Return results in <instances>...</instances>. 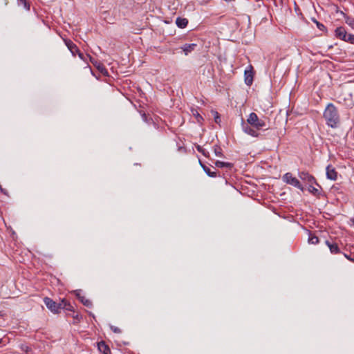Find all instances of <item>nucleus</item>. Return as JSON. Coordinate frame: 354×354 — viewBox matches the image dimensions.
Instances as JSON below:
<instances>
[{
  "mask_svg": "<svg viewBox=\"0 0 354 354\" xmlns=\"http://www.w3.org/2000/svg\"><path fill=\"white\" fill-rule=\"evenodd\" d=\"M326 124L332 128H336L339 123V115L333 104H328L324 112Z\"/></svg>",
  "mask_w": 354,
  "mask_h": 354,
  "instance_id": "obj_1",
  "label": "nucleus"
},
{
  "mask_svg": "<svg viewBox=\"0 0 354 354\" xmlns=\"http://www.w3.org/2000/svg\"><path fill=\"white\" fill-rule=\"evenodd\" d=\"M247 122L250 124V125L254 127L257 130H261L266 127L265 121L259 119L255 113H251L249 115Z\"/></svg>",
  "mask_w": 354,
  "mask_h": 354,
  "instance_id": "obj_2",
  "label": "nucleus"
},
{
  "mask_svg": "<svg viewBox=\"0 0 354 354\" xmlns=\"http://www.w3.org/2000/svg\"><path fill=\"white\" fill-rule=\"evenodd\" d=\"M283 180L287 184L291 185L300 190L304 191V187L301 185L299 180L295 177H293L291 173L288 172L285 174L283 176Z\"/></svg>",
  "mask_w": 354,
  "mask_h": 354,
  "instance_id": "obj_3",
  "label": "nucleus"
},
{
  "mask_svg": "<svg viewBox=\"0 0 354 354\" xmlns=\"http://www.w3.org/2000/svg\"><path fill=\"white\" fill-rule=\"evenodd\" d=\"M44 302L46 307L54 314L59 313L60 307H59L58 303L53 301L49 297H44Z\"/></svg>",
  "mask_w": 354,
  "mask_h": 354,
  "instance_id": "obj_4",
  "label": "nucleus"
},
{
  "mask_svg": "<svg viewBox=\"0 0 354 354\" xmlns=\"http://www.w3.org/2000/svg\"><path fill=\"white\" fill-rule=\"evenodd\" d=\"M241 127L242 130L246 134L255 138L259 136V133L258 132L259 130H257L254 127L250 125L248 122L246 123L244 121H242Z\"/></svg>",
  "mask_w": 354,
  "mask_h": 354,
  "instance_id": "obj_5",
  "label": "nucleus"
},
{
  "mask_svg": "<svg viewBox=\"0 0 354 354\" xmlns=\"http://www.w3.org/2000/svg\"><path fill=\"white\" fill-rule=\"evenodd\" d=\"M64 43L73 55L75 56L76 54H78L79 57L81 59H83V54L80 51L77 46L72 41L69 39H64Z\"/></svg>",
  "mask_w": 354,
  "mask_h": 354,
  "instance_id": "obj_6",
  "label": "nucleus"
},
{
  "mask_svg": "<svg viewBox=\"0 0 354 354\" xmlns=\"http://www.w3.org/2000/svg\"><path fill=\"white\" fill-rule=\"evenodd\" d=\"M299 177L301 179V180L304 181L305 183L309 184H316L317 186L319 187V185L317 183L315 178L314 176L310 175L307 171H300L299 173Z\"/></svg>",
  "mask_w": 354,
  "mask_h": 354,
  "instance_id": "obj_7",
  "label": "nucleus"
},
{
  "mask_svg": "<svg viewBox=\"0 0 354 354\" xmlns=\"http://www.w3.org/2000/svg\"><path fill=\"white\" fill-rule=\"evenodd\" d=\"M335 35L337 38L344 41L347 37V32L344 27H338L335 30Z\"/></svg>",
  "mask_w": 354,
  "mask_h": 354,
  "instance_id": "obj_8",
  "label": "nucleus"
},
{
  "mask_svg": "<svg viewBox=\"0 0 354 354\" xmlns=\"http://www.w3.org/2000/svg\"><path fill=\"white\" fill-rule=\"evenodd\" d=\"M326 176L330 180H336L337 178V172L335 171V168L328 165L326 167Z\"/></svg>",
  "mask_w": 354,
  "mask_h": 354,
  "instance_id": "obj_9",
  "label": "nucleus"
},
{
  "mask_svg": "<svg viewBox=\"0 0 354 354\" xmlns=\"http://www.w3.org/2000/svg\"><path fill=\"white\" fill-rule=\"evenodd\" d=\"M326 245L329 248L330 251L332 254H339L341 252L338 245L334 242H330L329 241H326Z\"/></svg>",
  "mask_w": 354,
  "mask_h": 354,
  "instance_id": "obj_10",
  "label": "nucleus"
},
{
  "mask_svg": "<svg viewBox=\"0 0 354 354\" xmlns=\"http://www.w3.org/2000/svg\"><path fill=\"white\" fill-rule=\"evenodd\" d=\"M97 347L100 352L102 354H110L111 353L109 347L103 341L97 344Z\"/></svg>",
  "mask_w": 354,
  "mask_h": 354,
  "instance_id": "obj_11",
  "label": "nucleus"
},
{
  "mask_svg": "<svg viewBox=\"0 0 354 354\" xmlns=\"http://www.w3.org/2000/svg\"><path fill=\"white\" fill-rule=\"evenodd\" d=\"M196 44H185L180 47L183 51L185 53L186 55H187L189 53L193 51L196 47Z\"/></svg>",
  "mask_w": 354,
  "mask_h": 354,
  "instance_id": "obj_12",
  "label": "nucleus"
},
{
  "mask_svg": "<svg viewBox=\"0 0 354 354\" xmlns=\"http://www.w3.org/2000/svg\"><path fill=\"white\" fill-rule=\"evenodd\" d=\"M339 13L343 15L345 23L348 25L351 28L354 29V18L346 15L344 12L339 11Z\"/></svg>",
  "mask_w": 354,
  "mask_h": 354,
  "instance_id": "obj_13",
  "label": "nucleus"
},
{
  "mask_svg": "<svg viewBox=\"0 0 354 354\" xmlns=\"http://www.w3.org/2000/svg\"><path fill=\"white\" fill-rule=\"evenodd\" d=\"M253 81V73L251 70L245 71V82L248 86L252 84Z\"/></svg>",
  "mask_w": 354,
  "mask_h": 354,
  "instance_id": "obj_14",
  "label": "nucleus"
},
{
  "mask_svg": "<svg viewBox=\"0 0 354 354\" xmlns=\"http://www.w3.org/2000/svg\"><path fill=\"white\" fill-rule=\"evenodd\" d=\"M215 165L216 167H221V168L226 167V168L231 169L233 167L232 163L225 162H223V161H220V160L216 161Z\"/></svg>",
  "mask_w": 354,
  "mask_h": 354,
  "instance_id": "obj_15",
  "label": "nucleus"
},
{
  "mask_svg": "<svg viewBox=\"0 0 354 354\" xmlns=\"http://www.w3.org/2000/svg\"><path fill=\"white\" fill-rule=\"evenodd\" d=\"M188 21L186 19H182L180 17H178L176 20V25L181 28H183L187 26Z\"/></svg>",
  "mask_w": 354,
  "mask_h": 354,
  "instance_id": "obj_16",
  "label": "nucleus"
},
{
  "mask_svg": "<svg viewBox=\"0 0 354 354\" xmlns=\"http://www.w3.org/2000/svg\"><path fill=\"white\" fill-rule=\"evenodd\" d=\"M200 165L203 167L204 171L210 177H216V173L215 171H212L210 169L205 165H204L201 160H199Z\"/></svg>",
  "mask_w": 354,
  "mask_h": 354,
  "instance_id": "obj_17",
  "label": "nucleus"
},
{
  "mask_svg": "<svg viewBox=\"0 0 354 354\" xmlns=\"http://www.w3.org/2000/svg\"><path fill=\"white\" fill-rule=\"evenodd\" d=\"M77 295V297L78 299H80V301L86 306L87 307H91L92 306V302L87 298H86V297L84 296H81L80 295Z\"/></svg>",
  "mask_w": 354,
  "mask_h": 354,
  "instance_id": "obj_18",
  "label": "nucleus"
},
{
  "mask_svg": "<svg viewBox=\"0 0 354 354\" xmlns=\"http://www.w3.org/2000/svg\"><path fill=\"white\" fill-rule=\"evenodd\" d=\"M308 243L314 245L317 244L319 243V238L315 234L310 233L308 237Z\"/></svg>",
  "mask_w": 354,
  "mask_h": 354,
  "instance_id": "obj_19",
  "label": "nucleus"
},
{
  "mask_svg": "<svg viewBox=\"0 0 354 354\" xmlns=\"http://www.w3.org/2000/svg\"><path fill=\"white\" fill-rule=\"evenodd\" d=\"M214 152L215 155L216 156H218V157H223V152H222V149L218 145H215L214 147Z\"/></svg>",
  "mask_w": 354,
  "mask_h": 354,
  "instance_id": "obj_20",
  "label": "nucleus"
},
{
  "mask_svg": "<svg viewBox=\"0 0 354 354\" xmlns=\"http://www.w3.org/2000/svg\"><path fill=\"white\" fill-rule=\"evenodd\" d=\"M18 1V4L20 5V6H23L24 8L27 10H30V4L27 1V0H17Z\"/></svg>",
  "mask_w": 354,
  "mask_h": 354,
  "instance_id": "obj_21",
  "label": "nucleus"
},
{
  "mask_svg": "<svg viewBox=\"0 0 354 354\" xmlns=\"http://www.w3.org/2000/svg\"><path fill=\"white\" fill-rule=\"evenodd\" d=\"M313 184H310L308 187V191L314 195H319V191L318 189L313 186Z\"/></svg>",
  "mask_w": 354,
  "mask_h": 354,
  "instance_id": "obj_22",
  "label": "nucleus"
},
{
  "mask_svg": "<svg viewBox=\"0 0 354 354\" xmlns=\"http://www.w3.org/2000/svg\"><path fill=\"white\" fill-rule=\"evenodd\" d=\"M192 114L196 118L197 122H201L203 120V117L198 113L196 110H192Z\"/></svg>",
  "mask_w": 354,
  "mask_h": 354,
  "instance_id": "obj_23",
  "label": "nucleus"
},
{
  "mask_svg": "<svg viewBox=\"0 0 354 354\" xmlns=\"http://www.w3.org/2000/svg\"><path fill=\"white\" fill-rule=\"evenodd\" d=\"M212 113L214 118L215 122L219 124V122H221V118L218 113L216 111H212Z\"/></svg>",
  "mask_w": 354,
  "mask_h": 354,
  "instance_id": "obj_24",
  "label": "nucleus"
},
{
  "mask_svg": "<svg viewBox=\"0 0 354 354\" xmlns=\"http://www.w3.org/2000/svg\"><path fill=\"white\" fill-rule=\"evenodd\" d=\"M344 41L348 42L351 44H354V35L347 33V37H346V39L344 40Z\"/></svg>",
  "mask_w": 354,
  "mask_h": 354,
  "instance_id": "obj_25",
  "label": "nucleus"
},
{
  "mask_svg": "<svg viewBox=\"0 0 354 354\" xmlns=\"http://www.w3.org/2000/svg\"><path fill=\"white\" fill-rule=\"evenodd\" d=\"M68 301L64 299H62L59 303H58L59 307H60L61 309H64V306L67 304Z\"/></svg>",
  "mask_w": 354,
  "mask_h": 354,
  "instance_id": "obj_26",
  "label": "nucleus"
},
{
  "mask_svg": "<svg viewBox=\"0 0 354 354\" xmlns=\"http://www.w3.org/2000/svg\"><path fill=\"white\" fill-rule=\"evenodd\" d=\"M64 309L68 311H74L73 306L68 302L66 305L64 306Z\"/></svg>",
  "mask_w": 354,
  "mask_h": 354,
  "instance_id": "obj_27",
  "label": "nucleus"
},
{
  "mask_svg": "<svg viewBox=\"0 0 354 354\" xmlns=\"http://www.w3.org/2000/svg\"><path fill=\"white\" fill-rule=\"evenodd\" d=\"M111 330L115 333H120L122 330L117 326H110Z\"/></svg>",
  "mask_w": 354,
  "mask_h": 354,
  "instance_id": "obj_28",
  "label": "nucleus"
},
{
  "mask_svg": "<svg viewBox=\"0 0 354 354\" xmlns=\"http://www.w3.org/2000/svg\"><path fill=\"white\" fill-rule=\"evenodd\" d=\"M316 24L319 30H323L324 28H325V26L322 24H320L318 21H316Z\"/></svg>",
  "mask_w": 354,
  "mask_h": 354,
  "instance_id": "obj_29",
  "label": "nucleus"
},
{
  "mask_svg": "<svg viewBox=\"0 0 354 354\" xmlns=\"http://www.w3.org/2000/svg\"><path fill=\"white\" fill-rule=\"evenodd\" d=\"M201 153H202L204 156H205V157H209V152H208L207 150H205V149H203V152H201Z\"/></svg>",
  "mask_w": 354,
  "mask_h": 354,
  "instance_id": "obj_30",
  "label": "nucleus"
},
{
  "mask_svg": "<svg viewBox=\"0 0 354 354\" xmlns=\"http://www.w3.org/2000/svg\"><path fill=\"white\" fill-rule=\"evenodd\" d=\"M196 148L198 152H200V153L203 152L204 148H203L201 146L197 145Z\"/></svg>",
  "mask_w": 354,
  "mask_h": 354,
  "instance_id": "obj_31",
  "label": "nucleus"
},
{
  "mask_svg": "<svg viewBox=\"0 0 354 354\" xmlns=\"http://www.w3.org/2000/svg\"><path fill=\"white\" fill-rule=\"evenodd\" d=\"M142 119L145 120V122H148V121H147V117L146 113H143L142 114Z\"/></svg>",
  "mask_w": 354,
  "mask_h": 354,
  "instance_id": "obj_32",
  "label": "nucleus"
},
{
  "mask_svg": "<svg viewBox=\"0 0 354 354\" xmlns=\"http://www.w3.org/2000/svg\"><path fill=\"white\" fill-rule=\"evenodd\" d=\"M344 255L347 259L350 260L351 261H354V259L351 258L350 256L347 255L346 254H344Z\"/></svg>",
  "mask_w": 354,
  "mask_h": 354,
  "instance_id": "obj_33",
  "label": "nucleus"
},
{
  "mask_svg": "<svg viewBox=\"0 0 354 354\" xmlns=\"http://www.w3.org/2000/svg\"><path fill=\"white\" fill-rule=\"evenodd\" d=\"M73 317L77 320H80L81 316L79 314H76L75 315L73 316Z\"/></svg>",
  "mask_w": 354,
  "mask_h": 354,
  "instance_id": "obj_34",
  "label": "nucleus"
},
{
  "mask_svg": "<svg viewBox=\"0 0 354 354\" xmlns=\"http://www.w3.org/2000/svg\"><path fill=\"white\" fill-rule=\"evenodd\" d=\"M24 351L28 353L29 351H30V348L28 347V346H26V348L24 349Z\"/></svg>",
  "mask_w": 354,
  "mask_h": 354,
  "instance_id": "obj_35",
  "label": "nucleus"
},
{
  "mask_svg": "<svg viewBox=\"0 0 354 354\" xmlns=\"http://www.w3.org/2000/svg\"><path fill=\"white\" fill-rule=\"evenodd\" d=\"M3 342V338H0V344Z\"/></svg>",
  "mask_w": 354,
  "mask_h": 354,
  "instance_id": "obj_36",
  "label": "nucleus"
},
{
  "mask_svg": "<svg viewBox=\"0 0 354 354\" xmlns=\"http://www.w3.org/2000/svg\"><path fill=\"white\" fill-rule=\"evenodd\" d=\"M0 189L2 192H3L4 194H6V192L3 191V189L0 187Z\"/></svg>",
  "mask_w": 354,
  "mask_h": 354,
  "instance_id": "obj_37",
  "label": "nucleus"
}]
</instances>
